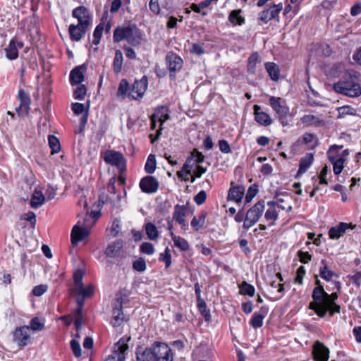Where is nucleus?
I'll return each instance as SVG.
<instances>
[{
	"instance_id": "39",
	"label": "nucleus",
	"mask_w": 361,
	"mask_h": 361,
	"mask_svg": "<svg viewBox=\"0 0 361 361\" xmlns=\"http://www.w3.org/2000/svg\"><path fill=\"white\" fill-rule=\"evenodd\" d=\"M207 213L202 212L197 217L194 216L191 221V226L195 231H198L202 228L205 224Z\"/></svg>"
},
{
	"instance_id": "11",
	"label": "nucleus",
	"mask_w": 361,
	"mask_h": 361,
	"mask_svg": "<svg viewBox=\"0 0 361 361\" xmlns=\"http://www.w3.org/2000/svg\"><path fill=\"white\" fill-rule=\"evenodd\" d=\"M152 349L157 361H173L172 350L166 343L159 341L154 342Z\"/></svg>"
},
{
	"instance_id": "5",
	"label": "nucleus",
	"mask_w": 361,
	"mask_h": 361,
	"mask_svg": "<svg viewBox=\"0 0 361 361\" xmlns=\"http://www.w3.org/2000/svg\"><path fill=\"white\" fill-rule=\"evenodd\" d=\"M102 157L106 164L116 166L119 172L124 173L126 171V159L121 152L109 149Z\"/></svg>"
},
{
	"instance_id": "36",
	"label": "nucleus",
	"mask_w": 361,
	"mask_h": 361,
	"mask_svg": "<svg viewBox=\"0 0 361 361\" xmlns=\"http://www.w3.org/2000/svg\"><path fill=\"white\" fill-rule=\"evenodd\" d=\"M95 288L94 285L89 284L85 286L84 284L75 288V291L78 293V295L85 298H90L94 294Z\"/></svg>"
},
{
	"instance_id": "50",
	"label": "nucleus",
	"mask_w": 361,
	"mask_h": 361,
	"mask_svg": "<svg viewBox=\"0 0 361 361\" xmlns=\"http://www.w3.org/2000/svg\"><path fill=\"white\" fill-rule=\"evenodd\" d=\"M255 289L254 286L244 281L240 286V293L243 295H247L249 296H253L255 295Z\"/></svg>"
},
{
	"instance_id": "46",
	"label": "nucleus",
	"mask_w": 361,
	"mask_h": 361,
	"mask_svg": "<svg viewBox=\"0 0 361 361\" xmlns=\"http://www.w3.org/2000/svg\"><path fill=\"white\" fill-rule=\"evenodd\" d=\"M159 261L165 264V269H167L171 266V254L170 249L166 247L164 251L159 254Z\"/></svg>"
},
{
	"instance_id": "19",
	"label": "nucleus",
	"mask_w": 361,
	"mask_h": 361,
	"mask_svg": "<svg viewBox=\"0 0 361 361\" xmlns=\"http://www.w3.org/2000/svg\"><path fill=\"white\" fill-rule=\"evenodd\" d=\"M29 326H23L16 329L13 336L18 345L20 347L26 346L30 341V336L28 334Z\"/></svg>"
},
{
	"instance_id": "41",
	"label": "nucleus",
	"mask_w": 361,
	"mask_h": 361,
	"mask_svg": "<svg viewBox=\"0 0 361 361\" xmlns=\"http://www.w3.org/2000/svg\"><path fill=\"white\" fill-rule=\"evenodd\" d=\"M265 69L269 73L271 79L274 81H278L279 79V66L272 62L265 63Z\"/></svg>"
},
{
	"instance_id": "9",
	"label": "nucleus",
	"mask_w": 361,
	"mask_h": 361,
	"mask_svg": "<svg viewBox=\"0 0 361 361\" xmlns=\"http://www.w3.org/2000/svg\"><path fill=\"white\" fill-rule=\"evenodd\" d=\"M166 64L169 71V77L173 80L176 79V74L183 68V60L177 54L169 51L166 56Z\"/></svg>"
},
{
	"instance_id": "54",
	"label": "nucleus",
	"mask_w": 361,
	"mask_h": 361,
	"mask_svg": "<svg viewBox=\"0 0 361 361\" xmlns=\"http://www.w3.org/2000/svg\"><path fill=\"white\" fill-rule=\"evenodd\" d=\"M133 269L138 272H143L147 269L146 262L144 258L140 257L133 262Z\"/></svg>"
},
{
	"instance_id": "23",
	"label": "nucleus",
	"mask_w": 361,
	"mask_h": 361,
	"mask_svg": "<svg viewBox=\"0 0 361 361\" xmlns=\"http://www.w3.org/2000/svg\"><path fill=\"white\" fill-rule=\"evenodd\" d=\"M86 67L84 65L76 66L70 73V83L72 85H80L85 78Z\"/></svg>"
},
{
	"instance_id": "20",
	"label": "nucleus",
	"mask_w": 361,
	"mask_h": 361,
	"mask_svg": "<svg viewBox=\"0 0 361 361\" xmlns=\"http://www.w3.org/2000/svg\"><path fill=\"white\" fill-rule=\"evenodd\" d=\"M90 234L89 229L85 227H80L75 225L72 228L71 233V240L72 244H77L84 240Z\"/></svg>"
},
{
	"instance_id": "3",
	"label": "nucleus",
	"mask_w": 361,
	"mask_h": 361,
	"mask_svg": "<svg viewBox=\"0 0 361 361\" xmlns=\"http://www.w3.org/2000/svg\"><path fill=\"white\" fill-rule=\"evenodd\" d=\"M334 90L340 94L349 97H357L361 94L360 84L355 82L350 77L346 80H340L334 85Z\"/></svg>"
},
{
	"instance_id": "55",
	"label": "nucleus",
	"mask_w": 361,
	"mask_h": 361,
	"mask_svg": "<svg viewBox=\"0 0 361 361\" xmlns=\"http://www.w3.org/2000/svg\"><path fill=\"white\" fill-rule=\"evenodd\" d=\"M195 166H196V167L193 171V175L191 176V183H194L196 178H200L207 171V169L203 167L201 164H195Z\"/></svg>"
},
{
	"instance_id": "64",
	"label": "nucleus",
	"mask_w": 361,
	"mask_h": 361,
	"mask_svg": "<svg viewBox=\"0 0 361 361\" xmlns=\"http://www.w3.org/2000/svg\"><path fill=\"white\" fill-rule=\"evenodd\" d=\"M149 8L154 14H159L161 9L159 0H150L149 3Z\"/></svg>"
},
{
	"instance_id": "22",
	"label": "nucleus",
	"mask_w": 361,
	"mask_h": 361,
	"mask_svg": "<svg viewBox=\"0 0 361 361\" xmlns=\"http://www.w3.org/2000/svg\"><path fill=\"white\" fill-rule=\"evenodd\" d=\"M268 205L269 208L267 210L264 216L267 221H271V224H273L278 218L280 209H285V207L281 205L279 202H269Z\"/></svg>"
},
{
	"instance_id": "14",
	"label": "nucleus",
	"mask_w": 361,
	"mask_h": 361,
	"mask_svg": "<svg viewBox=\"0 0 361 361\" xmlns=\"http://www.w3.org/2000/svg\"><path fill=\"white\" fill-rule=\"evenodd\" d=\"M159 186V180L152 176H146L142 178L139 183L141 191L146 194L155 193L157 192Z\"/></svg>"
},
{
	"instance_id": "8",
	"label": "nucleus",
	"mask_w": 361,
	"mask_h": 361,
	"mask_svg": "<svg viewBox=\"0 0 361 361\" xmlns=\"http://www.w3.org/2000/svg\"><path fill=\"white\" fill-rule=\"evenodd\" d=\"M264 210V202L259 201L252 206L247 212L245 217L243 226L245 228H250L255 225Z\"/></svg>"
},
{
	"instance_id": "57",
	"label": "nucleus",
	"mask_w": 361,
	"mask_h": 361,
	"mask_svg": "<svg viewBox=\"0 0 361 361\" xmlns=\"http://www.w3.org/2000/svg\"><path fill=\"white\" fill-rule=\"evenodd\" d=\"M140 250L142 253L151 255L154 252V247L151 243L144 242L141 244Z\"/></svg>"
},
{
	"instance_id": "56",
	"label": "nucleus",
	"mask_w": 361,
	"mask_h": 361,
	"mask_svg": "<svg viewBox=\"0 0 361 361\" xmlns=\"http://www.w3.org/2000/svg\"><path fill=\"white\" fill-rule=\"evenodd\" d=\"M85 274V271L80 269L75 270L73 273V281L75 288L82 286L83 283L82 279Z\"/></svg>"
},
{
	"instance_id": "58",
	"label": "nucleus",
	"mask_w": 361,
	"mask_h": 361,
	"mask_svg": "<svg viewBox=\"0 0 361 361\" xmlns=\"http://www.w3.org/2000/svg\"><path fill=\"white\" fill-rule=\"evenodd\" d=\"M33 331H42L44 329V324L40 322L38 317H34L30 320V327Z\"/></svg>"
},
{
	"instance_id": "26",
	"label": "nucleus",
	"mask_w": 361,
	"mask_h": 361,
	"mask_svg": "<svg viewBox=\"0 0 361 361\" xmlns=\"http://www.w3.org/2000/svg\"><path fill=\"white\" fill-rule=\"evenodd\" d=\"M187 214V207L185 205L176 204L173 213V219L181 226H185V216Z\"/></svg>"
},
{
	"instance_id": "62",
	"label": "nucleus",
	"mask_w": 361,
	"mask_h": 361,
	"mask_svg": "<svg viewBox=\"0 0 361 361\" xmlns=\"http://www.w3.org/2000/svg\"><path fill=\"white\" fill-rule=\"evenodd\" d=\"M207 199V192L204 190L200 191L195 197L194 201L197 205L204 204Z\"/></svg>"
},
{
	"instance_id": "48",
	"label": "nucleus",
	"mask_w": 361,
	"mask_h": 361,
	"mask_svg": "<svg viewBox=\"0 0 361 361\" xmlns=\"http://www.w3.org/2000/svg\"><path fill=\"white\" fill-rule=\"evenodd\" d=\"M157 167L156 158L154 154H149L145 165V171L147 173L152 174Z\"/></svg>"
},
{
	"instance_id": "51",
	"label": "nucleus",
	"mask_w": 361,
	"mask_h": 361,
	"mask_svg": "<svg viewBox=\"0 0 361 361\" xmlns=\"http://www.w3.org/2000/svg\"><path fill=\"white\" fill-rule=\"evenodd\" d=\"M87 87L85 85H80L73 92V97L75 99L83 100L86 93H87Z\"/></svg>"
},
{
	"instance_id": "60",
	"label": "nucleus",
	"mask_w": 361,
	"mask_h": 361,
	"mask_svg": "<svg viewBox=\"0 0 361 361\" xmlns=\"http://www.w3.org/2000/svg\"><path fill=\"white\" fill-rule=\"evenodd\" d=\"M355 109L350 106H344L338 108V117L343 116L347 114L354 115L355 114Z\"/></svg>"
},
{
	"instance_id": "52",
	"label": "nucleus",
	"mask_w": 361,
	"mask_h": 361,
	"mask_svg": "<svg viewBox=\"0 0 361 361\" xmlns=\"http://www.w3.org/2000/svg\"><path fill=\"white\" fill-rule=\"evenodd\" d=\"M130 0H113L110 11L112 13H116L118 11L122 5H129Z\"/></svg>"
},
{
	"instance_id": "47",
	"label": "nucleus",
	"mask_w": 361,
	"mask_h": 361,
	"mask_svg": "<svg viewBox=\"0 0 361 361\" xmlns=\"http://www.w3.org/2000/svg\"><path fill=\"white\" fill-rule=\"evenodd\" d=\"M145 232L147 237L152 240H157L159 236L157 228L152 222L145 224Z\"/></svg>"
},
{
	"instance_id": "29",
	"label": "nucleus",
	"mask_w": 361,
	"mask_h": 361,
	"mask_svg": "<svg viewBox=\"0 0 361 361\" xmlns=\"http://www.w3.org/2000/svg\"><path fill=\"white\" fill-rule=\"evenodd\" d=\"M301 121L302 124H304L305 126L317 127L324 126L325 123L324 121L322 118L312 114L305 115L301 118Z\"/></svg>"
},
{
	"instance_id": "61",
	"label": "nucleus",
	"mask_w": 361,
	"mask_h": 361,
	"mask_svg": "<svg viewBox=\"0 0 361 361\" xmlns=\"http://www.w3.org/2000/svg\"><path fill=\"white\" fill-rule=\"evenodd\" d=\"M190 51L192 54L200 56L204 53V49L202 44L199 43H193Z\"/></svg>"
},
{
	"instance_id": "18",
	"label": "nucleus",
	"mask_w": 361,
	"mask_h": 361,
	"mask_svg": "<svg viewBox=\"0 0 361 361\" xmlns=\"http://www.w3.org/2000/svg\"><path fill=\"white\" fill-rule=\"evenodd\" d=\"M312 353L315 361H328L329 357V348L319 341L314 343Z\"/></svg>"
},
{
	"instance_id": "4",
	"label": "nucleus",
	"mask_w": 361,
	"mask_h": 361,
	"mask_svg": "<svg viewBox=\"0 0 361 361\" xmlns=\"http://www.w3.org/2000/svg\"><path fill=\"white\" fill-rule=\"evenodd\" d=\"M151 116L160 123L159 129L156 130V133H151L149 135L151 143L154 144L159 139L161 135L164 123L170 118L169 109L166 106H159L155 109L154 114H152Z\"/></svg>"
},
{
	"instance_id": "6",
	"label": "nucleus",
	"mask_w": 361,
	"mask_h": 361,
	"mask_svg": "<svg viewBox=\"0 0 361 361\" xmlns=\"http://www.w3.org/2000/svg\"><path fill=\"white\" fill-rule=\"evenodd\" d=\"M269 104L276 112L283 126H288V123L285 121V119L290 115V110L285 100L281 97L271 96L269 98Z\"/></svg>"
},
{
	"instance_id": "10",
	"label": "nucleus",
	"mask_w": 361,
	"mask_h": 361,
	"mask_svg": "<svg viewBox=\"0 0 361 361\" xmlns=\"http://www.w3.org/2000/svg\"><path fill=\"white\" fill-rule=\"evenodd\" d=\"M342 148L343 146L334 145L328 151V158L333 164V171L336 175H339L344 167L345 159L343 157H338V151Z\"/></svg>"
},
{
	"instance_id": "31",
	"label": "nucleus",
	"mask_w": 361,
	"mask_h": 361,
	"mask_svg": "<svg viewBox=\"0 0 361 361\" xmlns=\"http://www.w3.org/2000/svg\"><path fill=\"white\" fill-rule=\"evenodd\" d=\"M45 201V197L41 190L35 189L31 196L30 205L32 208L37 209L41 207Z\"/></svg>"
},
{
	"instance_id": "16",
	"label": "nucleus",
	"mask_w": 361,
	"mask_h": 361,
	"mask_svg": "<svg viewBox=\"0 0 361 361\" xmlns=\"http://www.w3.org/2000/svg\"><path fill=\"white\" fill-rule=\"evenodd\" d=\"M113 321L111 322L114 327L120 326L123 322L128 321V318L124 316L123 312L122 298L118 299L117 303L113 307L112 310Z\"/></svg>"
},
{
	"instance_id": "12",
	"label": "nucleus",
	"mask_w": 361,
	"mask_h": 361,
	"mask_svg": "<svg viewBox=\"0 0 361 361\" xmlns=\"http://www.w3.org/2000/svg\"><path fill=\"white\" fill-rule=\"evenodd\" d=\"M148 86V78L143 75L140 80H135L131 86L128 97L131 99L139 100L145 93Z\"/></svg>"
},
{
	"instance_id": "27",
	"label": "nucleus",
	"mask_w": 361,
	"mask_h": 361,
	"mask_svg": "<svg viewBox=\"0 0 361 361\" xmlns=\"http://www.w3.org/2000/svg\"><path fill=\"white\" fill-rule=\"evenodd\" d=\"M123 246V240H118L109 244L105 250V255L108 257L115 258L120 255Z\"/></svg>"
},
{
	"instance_id": "37",
	"label": "nucleus",
	"mask_w": 361,
	"mask_h": 361,
	"mask_svg": "<svg viewBox=\"0 0 361 361\" xmlns=\"http://www.w3.org/2000/svg\"><path fill=\"white\" fill-rule=\"evenodd\" d=\"M137 361H157L152 348H147L142 352L138 350L136 353Z\"/></svg>"
},
{
	"instance_id": "7",
	"label": "nucleus",
	"mask_w": 361,
	"mask_h": 361,
	"mask_svg": "<svg viewBox=\"0 0 361 361\" xmlns=\"http://www.w3.org/2000/svg\"><path fill=\"white\" fill-rule=\"evenodd\" d=\"M130 337L123 336L115 343L114 350L104 361H126V352L128 350Z\"/></svg>"
},
{
	"instance_id": "24",
	"label": "nucleus",
	"mask_w": 361,
	"mask_h": 361,
	"mask_svg": "<svg viewBox=\"0 0 361 361\" xmlns=\"http://www.w3.org/2000/svg\"><path fill=\"white\" fill-rule=\"evenodd\" d=\"M142 37L140 30L135 24H133L130 31L126 39L127 42L133 47H137L141 44Z\"/></svg>"
},
{
	"instance_id": "35",
	"label": "nucleus",
	"mask_w": 361,
	"mask_h": 361,
	"mask_svg": "<svg viewBox=\"0 0 361 361\" xmlns=\"http://www.w3.org/2000/svg\"><path fill=\"white\" fill-rule=\"evenodd\" d=\"M228 20L233 25H242L245 21L241 9L233 10L229 14Z\"/></svg>"
},
{
	"instance_id": "30",
	"label": "nucleus",
	"mask_w": 361,
	"mask_h": 361,
	"mask_svg": "<svg viewBox=\"0 0 361 361\" xmlns=\"http://www.w3.org/2000/svg\"><path fill=\"white\" fill-rule=\"evenodd\" d=\"M260 109L261 108L259 106H254L255 121L260 125L265 126L270 125L271 123V118L267 113L264 111H259Z\"/></svg>"
},
{
	"instance_id": "34",
	"label": "nucleus",
	"mask_w": 361,
	"mask_h": 361,
	"mask_svg": "<svg viewBox=\"0 0 361 361\" xmlns=\"http://www.w3.org/2000/svg\"><path fill=\"white\" fill-rule=\"evenodd\" d=\"M261 63V60L257 53L252 54L247 62V72L250 74L255 75L257 73V66Z\"/></svg>"
},
{
	"instance_id": "32",
	"label": "nucleus",
	"mask_w": 361,
	"mask_h": 361,
	"mask_svg": "<svg viewBox=\"0 0 361 361\" xmlns=\"http://www.w3.org/2000/svg\"><path fill=\"white\" fill-rule=\"evenodd\" d=\"M350 227V225L346 223H341L338 226L332 227L329 231V235L331 239H338L345 231Z\"/></svg>"
},
{
	"instance_id": "42",
	"label": "nucleus",
	"mask_w": 361,
	"mask_h": 361,
	"mask_svg": "<svg viewBox=\"0 0 361 361\" xmlns=\"http://www.w3.org/2000/svg\"><path fill=\"white\" fill-rule=\"evenodd\" d=\"M171 238L174 243V245L178 247L181 251H187L189 249V243L185 238L179 235H176L173 232H171Z\"/></svg>"
},
{
	"instance_id": "33",
	"label": "nucleus",
	"mask_w": 361,
	"mask_h": 361,
	"mask_svg": "<svg viewBox=\"0 0 361 361\" xmlns=\"http://www.w3.org/2000/svg\"><path fill=\"white\" fill-rule=\"evenodd\" d=\"M245 193V188L242 186H237L231 188L229 190L228 198L236 203L241 202Z\"/></svg>"
},
{
	"instance_id": "43",
	"label": "nucleus",
	"mask_w": 361,
	"mask_h": 361,
	"mask_svg": "<svg viewBox=\"0 0 361 361\" xmlns=\"http://www.w3.org/2000/svg\"><path fill=\"white\" fill-rule=\"evenodd\" d=\"M322 267L319 269V274L320 276L325 279L326 281H330L333 279V277H337V274L331 271L326 265V261L324 259L322 260Z\"/></svg>"
},
{
	"instance_id": "21",
	"label": "nucleus",
	"mask_w": 361,
	"mask_h": 361,
	"mask_svg": "<svg viewBox=\"0 0 361 361\" xmlns=\"http://www.w3.org/2000/svg\"><path fill=\"white\" fill-rule=\"evenodd\" d=\"M283 9L282 4H275L269 9L262 11L259 13V20L264 23L275 18Z\"/></svg>"
},
{
	"instance_id": "28",
	"label": "nucleus",
	"mask_w": 361,
	"mask_h": 361,
	"mask_svg": "<svg viewBox=\"0 0 361 361\" xmlns=\"http://www.w3.org/2000/svg\"><path fill=\"white\" fill-rule=\"evenodd\" d=\"M107 11H105L100 20V23L96 26L93 32V41L94 45H98L100 43L102 33L104 29V24L106 20Z\"/></svg>"
},
{
	"instance_id": "40",
	"label": "nucleus",
	"mask_w": 361,
	"mask_h": 361,
	"mask_svg": "<svg viewBox=\"0 0 361 361\" xmlns=\"http://www.w3.org/2000/svg\"><path fill=\"white\" fill-rule=\"evenodd\" d=\"M123 62V56L121 50L117 49L115 52V56L113 61V70L116 74L121 72Z\"/></svg>"
},
{
	"instance_id": "63",
	"label": "nucleus",
	"mask_w": 361,
	"mask_h": 361,
	"mask_svg": "<svg viewBox=\"0 0 361 361\" xmlns=\"http://www.w3.org/2000/svg\"><path fill=\"white\" fill-rule=\"evenodd\" d=\"M257 194V189L255 187H250L245 197V202L250 203Z\"/></svg>"
},
{
	"instance_id": "2",
	"label": "nucleus",
	"mask_w": 361,
	"mask_h": 361,
	"mask_svg": "<svg viewBox=\"0 0 361 361\" xmlns=\"http://www.w3.org/2000/svg\"><path fill=\"white\" fill-rule=\"evenodd\" d=\"M72 16L78 20V23L69 25L70 39L73 42H79L85 37L88 27L91 25V16L85 6H79L73 10Z\"/></svg>"
},
{
	"instance_id": "25",
	"label": "nucleus",
	"mask_w": 361,
	"mask_h": 361,
	"mask_svg": "<svg viewBox=\"0 0 361 361\" xmlns=\"http://www.w3.org/2000/svg\"><path fill=\"white\" fill-rule=\"evenodd\" d=\"M132 25L133 24H129L126 26H117L114 31V42L118 43L123 40H126Z\"/></svg>"
},
{
	"instance_id": "45",
	"label": "nucleus",
	"mask_w": 361,
	"mask_h": 361,
	"mask_svg": "<svg viewBox=\"0 0 361 361\" xmlns=\"http://www.w3.org/2000/svg\"><path fill=\"white\" fill-rule=\"evenodd\" d=\"M197 307L205 321H209L211 319L210 311L207 309V304L203 299L197 300Z\"/></svg>"
},
{
	"instance_id": "1",
	"label": "nucleus",
	"mask_w": 361,
	"mask_h": 361,
	"mask_svg": "<svg viewBox=\"0 0 361 361\" xmlns=\"http://www.w3.org/2000/svg\"><path fill=\"white\" fill-rule=\"evenodd\" d=\"M337 298L336 293L328 294L322 286L316 287L313 290V300L310 303L309 308L320 317H324L327 311L333 315L340 312V306L334 302Z\"/></svg>"
},
{
	"instance_id": "13",
	"label": "nucleus",
	"mask_w": 361,
	"mask_h": 361,
	"mask_svg": "<svg viewBox=\"0 0 361 361\" xmlns=\"http://www.w3.org/2000/svg\"><path fill=\"white\" fill-rule=\"evenodd\" d=\"M17 99L20 104L16 108V111L20 116H24L29 114L31 104V98L30 94L23 89H19Z\"/></svg>"
},
{
	"instance_id": "44",
	"label": "nucleus",
	"mask_w": 361,
	"mask_h": 361,
	"mask_svg": "<svg viewBox=\"0 0 361 361\" xmlns=\"http://www.w3.org/2000/svg\"><path fill=\"white\" fill-rule=\"evenodd\" d=\"M130 90L131 87L130 86L128 80L126 79H122L118 85L117 96L122 97V98H125L126 97H128V94L130 92Z\"/></svg>"
},
{
	"instance_id": "53",
	"label": "nucleus",
	"mask_w": 361,
	"mask_h": 361,
	"mask_svg": "<svg viewBox=\"0 0 361 361\" xmlns=\"http://www.w3.org/2000/svg\"><path fill=\"white\" fill-rule=\"evenodd\" d=\"M264 316L260 313H255L252 319L250 322V324L255 329L261 327L263 324Z\"/></svg>"
},
{
	"instance_id": "49",
	"label": "nucleus",
	"mask_w": 361,
	"mask_h": 361,
	"mask_svg": "<svg viewBox=\"0 0 361 361\" xmlns=\"http://www.w3.org/2000/svg\"><path fill=\"white\" fill-rule=\"evenodd\" d=\"M49 145L51 149V154H54L59 153L61 150V145L59 140L53 135L48 136Z\"/></svg>"
},
{
	"instance_id": "15",
	"label": "nucleus",
	"mask_w": 361,
	"mask_h": 361,
	"mask_svg": "<svg viewBox=\"0 0 361 361\" xmlns=\"http://www.w3.org/2000/svg\"><path fill=\"white\" fill-rule=\"evenodd\" d=\"M204 160V156L202 153L199 152L197 149H194L190 156L187 158L185 162L183 164L181 170L188 171V173L191 174V171L195 164H202Z\"/></svg>"
},
{
	"instance_id": "38",
	"label": "nucleus",
	"mask_w": 361,
	"mask_h": 361,
	"mask_svg": "<svg viewBox=\"0 0 361 361\" xmlns=\"http://www.w3.org/2000/svg\"><path fill=\"white\" fill-rule=\"evenodd\" d=\"M313 159V154L311 153L307 154L304 157L301 159L299 164L298 176L304 173L307 170V169L312 164Z\"/></svg>"
},
{
	"instance_id": "17",
	"label": "nucleus",
	"mask_w": 361,
	"mask_h": 361,
	"mask_svg": "<svg viewBox=\"0 0 361 361\" xmlns=\"http://www.w3.org/2000/svg\"><path fill=\"white\" fill-rule=\"evenodd\" d=\"M24 47V43L21 41L13 38L10 40L7 47L4 49L6 57L8 60H15L18 58V49Z\"/></svg>"
},
{
	"instance_id": "59",
	"label": "nucleus",
	"mask_w": 361,
	"mask_h": 361,
	"mask_svg": "<svg viewBox=\"0 0 361 361\" xmlns=\"http://www.w3.org/2000/svg\"><path fill=\"white\" fill-rule=\"evenodd\" d=\"M70 345L74 355L76 357H80L82 355V350L80 343L77 341L73 339L71 341Z\"/></svg>"
}]
</instances>
